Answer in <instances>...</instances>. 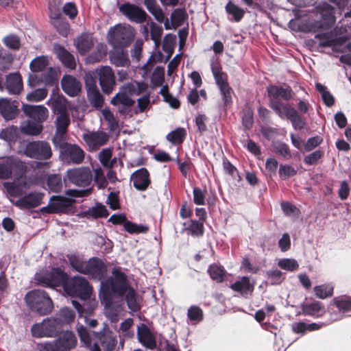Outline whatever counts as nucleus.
<instances>
[{"mask_svg": "<svg viewBox=\"0 0 351 351\" xmlns=\"http://www.w3.org/2000/svg\"><path fill=\"white\" fill-rule=\"evenodd\" d=\"M65 291L72 296H77L84 301L81 304L75 300H72L73 306L80 316L90 314L93 311V302L89 301L92 293V287L87 280L80 276H75L64 285Z\"/></svg>", "mask_w": 351, "mask_h": 351, "instance_id": "nucleus-1", "label": "nucleus"}, {"mask_svg": "<svg viewBox=\"0 0 351 351\" xmlns=\"http://www.w3.org/2000/svg\"><path fill=\"white\" fill-rule=\"evenodd\" d=\"M130 288L126 275L120 269L114 268L109 278L100 282L99 298L106 306H109L114 297H123Z\"/></svg>", "mask_w": 351, "mask_h": 351, "instance_id": "nucleus-2", "label": "nucleus"}, {"mask_svg": "<svg viewBox=\"0 0 351 351\" xmlns=\"http://www.w3.org/2000/svg\"><path fill=\"white\" fill-rule=\"evenodd\" d=\"M26 305L33 312L46 315L52 312L53 303L49 294L43 289L28 291L24 298Z\"/></svg>", "mask_w": 351, "mask_h": 351, "instance_id": "nucleus-3", "label": "nucleus"}, {"mask_svg": "<svg viewBox=\"0 0 351 351\" xmlns=\"http://www.w3.org/2000/svg\"><path fill=\"white\" fill-rule=\"evenodd\" d=\"M77 339L74 332L65 330L54 340L38 345V351H70L77 346Z\"/></svg>", "mask_w": 351, "mask_h": 351, "instance_id": "nucleus-4", "label": "nucleus"}, {"mask_svg": "<svg viewBox=\"0 0 351 351\" xmlns=\"http://www.w3.org/2000/svg\"><path fill=\"white\" fill-rule=\"evenodd\" d=\"M134 30L130 25H117L110 27L108 33V41L115 48L128 47L134 40Z\"/></svg>", "mask_w": 351, "mask_h": 351, "instance_id": "nucleus-5", "label": "nucleus"}, {"mask_svg": "<svg viewBox=\"0 0 351 351\" xmlns=\"http://www.w3.org/2000/svg\"><path fill=\"white\" fill-rule=\"evenodd\" d=\"M53 145L60 150V158L66 165H80L84 160V150L76 144H71L64 140L56 142Z\"/></svg>", "mask_w": 351, "mask_h": 351, "instance_id": "nucleus-6", "label": "nucleus"}, {"mask_svg": "<svg viewBox=\"0 0 351 351\" xmlns=\"http://www.w3.org/2000/svg\"><path fill=\"white\" fill-rule=\"evenodd\" d=\"M93 178V174L88 167H73L67 169L63 177L66 186L68 184H73L78 187L89 186Z\"/></svg>", "mask_w": 351, "mask_h": 351, "instance_id": "nucleus-7", "label": "nucleus"}, {"mask_svg": "<svg viewBox=\"0 0 351 351\" xmlns=\"http://www.w3.org/2000/svg\"><path fill=\"white\" fill-rule=\"evenodd\" d=\"M24 154L26 156L38 160H47L53 154L50 144L45 141L29 142L25 145Z\"/></svg>", "mask_w": 351, "mask_h": 351, "instance_id": "nucleus-8", "label": "nucleus"}, {"mask_svg": "<svg viewBox=\"0 0 351 351\" xmlns=\"http://www.w3.org/2000/svg\"><path fill=\"white\" fill-rule=\"evenodd\" d=\"M95 339L97 341L94 343L91 351H101L99 345L102 347L104 351H114L117 339L106 324L104 323L102 330L95 334Z\"/></svg>", "mask_w": 351, "mask_h": 351, "instance_id": "nucleus-9", "label": "nucleus"}, {"mask_svg": "<svg viewBox=\"0 0 351 351\" xmlns=\"http://www.w3.org/2000/svg\"><path fill=\"white\" fill-rule=\"evenodd\" d=\"M58 321L53 317H47L42 322L34 324L31 328L32 336L36 338L51 337L59 332Z\"/></svg>", "mask_w": 351, "mask_h": 351, "instance_id": "nucleus-10", "label": "nucleus"}, {"mask_svg": "<svg viewBox=\"0 0 351 351\" xmlns=\"http://www.w3.org/2000/svg\"><path fill=\"white\" fill-rule=\"evenodd\" d=\"M40 82H43L46 86H54L52 90L53 95L58 92L57 72L51 66H49L42 72L40 76L38 74L29 75L28 82L31 86H36Z\"/></svg>", "mask_w": 351, "mask_h": 351, "instance_id": "nucleus-11", "label": "nucleus"}, {"mask_svg": "<svg viewBox=\"0 0 351 351\" xmlns=\"http://www.w3.org/2000/svg\"><path fill=\"white\" fill-rule=\"evenodd\" d=\"M119 12L129 21L136 23H143L146 21L148 15L145 11L138 5L125 3L119 8Z\"/></svg>", "mask_w": 351, "mask_h": 351, "instance_id": "nucleus-12", "label": "nucleus"}, {"mask_svg": "<svg viewBox=\"0 0 351 351\" xmlns=\"http://www.w3.org/2000/svg\"><path fill=\"white\" fill-rule=\"evenodd\" d=\"M331 306L337 308V311L330 309V320L335 322L341 319L345 313L351 311V297L348 295H340L332 299Z\"/></svg>", "mask_w": 351, "mask_h": 351, "instance_id": "nucleus-13", "label": "nucleus"}, {"mask_svg": "<svg viewBox=\"0 0 351 351\" xmlns=\"http://www.w3.org/2000/svg\"><path fill=\"white\" fill-rule=\"evenodd\" d=\"M98 77L102 91L106 94L111 93L116 85V77L112 68L109 66H101L98 70Z\"/></svg>", "mask_w": 351, "mask_h": 351, "instance_id": "nucleus-14", "label": "nucleus"}, {"mask_svg": "<svg viewBox=\"0 0 351 351\" xmlns=\"http://www.w3.org/2000/svg\"><path fill=\"white\" fill-rule=\"evenodd\" d=\"M36 279L41 283L49 287L62 286L64 289V285L69 280L68 275L59 268H53L51 271L49 278L47 279L38 274L36 275Z\"/></svg>", "mask_w": 351, "mask_h": 351, "instance_id": "nucleus-15", "label": "nucleus"}, {"mask_svg": "<svg viewBox=\"0 0 351 351\" xmlns=\"http://www.w3.org/2000/svg\"><path fill=\"white\" fill-rule=\"evenodd\" d=\"M107 267L105 263L99 258L93 257L87 261L86 269L84 274L91 278L98 280H104L106 275Z\"/></svg>", "mask_w": 351, "mask_h": 351, "instance_id": "nucleus-16", "label": "nucleus"}, {"mask_svg": "<svg viewBox=\"0 0 351 351\" xmlns=\"http://www.w3.org/2000/svg\"><path fill=\"white\" fill-rule=\"evenodd\" d=\"M73 201L63 196L53 195L47 206L41 210L47 213H59L65 212L72 206Z\"/></svg>", "mask_w": 351, "mask_h": 351, "instance_id": "nucleus-17", "label": "nucleus"}, {"mask_svg": "<svg viewBox=\"0 0 351 351\" xmlns=\"http://www.w3.org/2000/svg\"><path fill=\"white\" fill-rule=\"evenodd\" d=\"M136 334L138 340L142 346L149 350L156 348V337L146 324L141 323L138 325Z\"/></svg>", "mask_w": 351, "mask_h": 351, "instance_id": "nucleus-18", "label": "nucleus"}, {"mask_svg": "<svg viewBox=\"0 0 351 351\" xmlns=\"http://www.w3.org/2000/svg\"><path fill=\"white\" fill-rule=\"evenodd\" d=\"M108 221L112 222L113 224H123L125 230L131 234L145 233L148 230V228L145 226L138 225L128 221L123 215L114 214L109 218Z\"/></svg>", "mask_w": 351, "mask_h": 351, "instance_id": "nucleus-19", "label": "nucleus"}, {"mask_svg": "<svg viewBox=\"0 0 351 351\" xmlns=\"http://www.w3.org/2000/svg\"><path fill=\"white\" fill-rule=\"evenodd\" d=\"M267 90L269 102L280 101L278 100V97L289 101L295 95V93L289 86H282L271 85L267 87Z\"/></svg>", "mask_w": 351, "mask_h": 351, "instance_id": "nucleus-20", "label": "nucleus"}, {"mask_svg": "<svg viewBox=\"0 0 351 351\" xmlns=\"http://www.w3.org/2000/svg\"><path fill=\"white\" fill-rule=\"evenodd\" d=\"M44 194L39 192H32L19 198L15 206L21 209H29L40 205Z\"/></svg>", "mask_w": 351, "mask_h": 351, "instance_id": "nucleus-21", "label": "nucleus"}, {"mask_svg": "<svg viewBox=\"0 0 351 351\" xmlns=\"http://www.w3.org/2000/svg\"><path fill=\"white\" fill-rule=\"evenodd\" d=\"M82 138L90 147L97 148L108 142L109 136L103 131L97 130L84 133L82 135Z\"/></svg>", "mask_w": 351, "mask_h": 351, "instance_id": "nucleus-22", "label": "nucleus"}, {"mask_svg": "<svg viewBox=\"0 0 351 351\" xmlns=\"http://www.w3.org/2000/svg\"><path fill=\"white\" fill-rule=\"evenodd\" d=\"M130 180L135 189L138 191H145L150 184L149 173L147 169L141 168L131 175Z\"/></svg>", "mask_w": 351, "mask_h": 351, "instance_id": "nucleus-23", "label": "nucleus"}, {"mask_svg": "<svg viewBox=\"0 0 351 351\" xmlns=\"http://www.w3.org/2000/svg\"><path fill=\"white\" fill-rule=\"evenodd\" d=\"M86 88L87 97L90 104L95 108H101L104 104V98L100 93L95 82L93 80H86Z\"/></svg>", "mask_w": 351, "mask_h": 351, "instance_id": "nucleus-24", "label": "nucleus"}, {"mask_svg": "<svg viewBox=\"0 0 351 351\" xmlns=\"http://www.w3.org/2000/svg\"><path fill=\"white\" fill-rule=\"evenodd\" d=\"M23 110L26 116L39 123L44 121L48 117V110L43 105L25 104L23 106Z\"/></svg>", "mask_w": 351, "mask_h": 351, "instance_id": "nucleus-25", "label": "nucleus"}, {"mask_svg": "<svg viewBox=\"0 0 351 351\" xmlns=\"http://www.w3.org/2000/svg\"><path fill=\"white\" fill-rule=\"evenodd\" d=\"M71 121L69 114L56 116V132L52 138L53 143L64 140V134L67 132Z\"/></svg>", "mask_w": 351, "mask_h": 351, "instance_id": "nucleus-26", "label": "nucleus"}, {"mask_svg": "<svg viewBox=\"0 0 351 351\" xmlns=\"http://www.w3.org/2000/svg\"><path fill=\"white\" fill-rule=\"evenodd\" d=\"M63 91L71 97L77 96L81 91V84L79 80L72 75H64L61 80Z\"/></svg>", "mask_w": 351, "mask_h": 351, "instance_id": "nucleus-27", "label": "nucleus"}, {"mask_svg": "<svg viewBox=\"0 0 351 351\" xmlns=\"http://www.w3.org/2000/svg\"><path fill=\"white\" fill-rule=\"evenodd\" d=\"M130 96V94L125 90V86H123L121 90L112 98L111 104L114 106L121 105V107H119V111L121 113H124L125 108L132 106L134 103Z\"/></svg>", "mask_w": 351, "mask_h": 351, "instance_id": "nucleus-28", "label": "nucleus"}, {"mask_svg": "<svg viewBox=\"0 0 351 351\" xmlns=\"http://www.w3.org/2000/svg\"><path fill=\"white\" fill-rule=\"evenodd\" d=\"M110 63L117 67H128L130 65L127 51L118 48L109 53Z\"/></svg>", "mask_w": 351, "mask_h": 351, "instance_id": "nucleus-29", "label": "nucleus"}, {"mask_svg": "<svg viewBox=\"0 0 351 351\" xmlns=\"http://www.w3.org/2000/svg\"><path fill=\"white\" fill-rule=\"evenodd\" d=\"M6 89L10 94L18 95L23 89L22 77L19 73H10L6 77Z\"/></svg>", "mask_w": 351, "mask_h": 351, "instance_id": "nucleus-30", "label": "nucleus"}, {"mask_svg": "<svg viewBox=\"0 0 351 351\" xmlns=\"http://www.w3.org/2000/svg\"><path fill=\"white\" fill-rule=\"evenodd\" d=\"M19 109L14 101L0 98V113L5 120H12L17 115Z\"/></svg>", "mask_w": 351, "mask_h": 351, "instance_id": "nucleus-31", "label": "nucleus"}, {"mask_svg": "<svg viewBox=\"0 0 351 351\" xmlns=\"http://www.w3.org/2000/svg\"><path fill=\"white\" fill-rule=\"evenodd\" d=\"M54 51L64 66L70 69H75L76 63L74 56L63 47L57 44L54 45Z\"/></svg>", "mask_w": 351, "mask_h": 351, "instance_id": "nucleus-32", "label": "nucleus"}, {"mask_svg": "<svg viewBox=\"0 0 351 351\" xmlns=\"http://www.w3.org/2000/svg\"><path fill=\"white\" fill-rule=\"evenodd\" d=\"M47 104L51 105V108L56 116L69 114L68 111L67 101L64 97H59L50 99Z\"/></svg>", "mask_w": 351, "mask_h": 351, "instance_id": "nucleus-33", "label": "nucleus"}, {"mask_svg": "<svg viewBox=\"0 0 351 351\" xmlns=\"http://www.w3.org/2000/svg\"><path fill=\"white\" fill-rule=\"evenodd\" d=\"M230 288L245 295L251 293L254 290V285L250 283V278L247 276H243L234 283L232 284Z\"/></svg>", "mask_w": 351, "mask_h": 351, "instance_id": "nucleus-34", "label": "nucleus"}, {"mask_svg": "<svg viewBox=\"0 0 351 351\" xmlns=\"http://www.w3.org/2000/svg\"><path fill=\"white\" fill-rule=\"evenodd\" d=\"M334 8L328 4L322 6L321 16L322 18V26L325 29H330L335 23Z\"/></svg>", "mask_w": 351, "mask_h": 351, "instance_id": "nucleus-35", "label": "nucleus"}, {"mask_svg": "<svg viewBox=\"0 0 351 351\" xmlns=\"http://www.w3.org/2000/svg\"><path fill=\"white\" fill-rule=\"evenodd\" d=\"M20 128L23 134L36 136L42 132L43 125L39 122L28 120L23 122Z\"/></svg>", "mask_w": 351, "mask_h": 351, "instance_id": "nucleus-36", "label": "nucleus"}, {"mask_svg": "<svg viewBox=\"0 0 351 351\" xmlns=\"http://www.w3.org/2000/svg\"><path fill=\"white\" fill-rule=\"evenodd\" d=\"M75 317L74 311L68 307L62 308L59 313L53 317L56 321H58V326L61 328L62 324H70L73 322Z\"/></svg>", "mask_w": 351, "mask_h": 351, "instance_id": "nucleus-37", "label": "nucleus"}, {"mask_svg": "<svg viewBox=\"0 0 351 351\" xmlns=\"http://www.w3.org/2000/svg\"><path fill=\"white\" fill-rule=\"evenodd\" d=\"M302 311L304 315L314 317H320L324 313V308L320 302L314 301L302 305Z\"/></svg>", "mask_w": 351, "mask_h": 351, "instance_id": "nucleus-38", "label": "nucleus"}, {"mask_svg": "<svg viewBox=\"0 0 351 351\" xmlns=\"http://www.w3.org/2000/svg\"><path fill=\"white\" fill-rule=\"evenodd\" d=\"M224 106H228L232 103L233 90L229 86L227 80L217 84Z\"/></svg>", "mask_w": 351, "mask_h": 351, "instance_id": "nucleus-39", "label": "nucleus"}, {"mask_svg": "<svg viewBox=\"0 0 351 351\" xmlns=\"http://www.w3.org/2000/svg\"><path fill=\"white\" fill-rule=\"evenodd\" d=\"M94 43L92 38L87 34H82L75 41V46L79 53L84 54L92 49Z\"/></svg>", "mask_w": 351, "mask_h": 351, "instance_id": "nucleus-40", "label": "nucleus"}, {"mask_svg": "<svg viewBox=\"0 0 351 351\" xmlns=\"http://www.w3.org/2000/svg\"><path fill=\"white\" fill-rule=\"evenodd\" d=\"M226 11L231 18H228L229 21L239 22L243 19L245 11L232 1H228L225 7Z\"/></svg>", "mask_w": 351, "mask_h": 351, "instance_id": "nucleus-41", "label": "nucleus"}, {"mask_svg": "<svg viewBox=\"0 0 351 351\" xmlns=\"http://www.w3.org/2000/svg\"><path fill=\"white\" fill-rule=\"evenodd\" d=\"M187 323L195 326L204 319L202 310L197 306L193 305L189 308L187 311Z\"/></svg>", "mask_w": 351, "mask_h": 351, "instance_id": "nucleus-42", "label": "nucleus"}, {"mask_svg": "<svg viewBox=\"0 0 351 351\" xmlns=\"http://www.w3.org/2000/svg\"><path fill=\"white\" fill-rule=\"evenodd\" d=\"M125 294L128 308L134 312L138 311L141 308V302L134 289L131 287Z\"/></svg>", "mask_w": 351, "mask_h": 351, "instance_id": "nucleus-43", "label": "nucleus"}, {"mask_svg": "<svg viewBox=\"0 0 351 351\" xmlns=\"http://www.w3.org/2000/svg\"><path fill=\"white\" fill-rule=\"evenodd\" d=\"M269 106L281 119H287L291 109H294L289 104H285L282 101H271Z\"/></svg>", "mask_w": 351, "mask_h": 351, "instance_id": "nucleus-44", "label": "nucleus"}, {"mask_svg": "<svg viewBox=\"0 0 351 351\" xmlns=\"http://www.w3.org/2000/svg\"><path fill=\"white\" fill-rule=\"evenodd\" d=\"M48 67L49 59L47 56L36 57L29 64V68L34 73L33 74L42 73Z\"/></svg>", "mask_w": 351, "mask_h": 351, "instance_id": "nucleus-45", "label": "nucleus"}, {"mask_svg": "<svg viewBox=\"0 0 351 351\" xmlns=\"http://www.w3.org/2000/svg\"><path fill=\"white\" fill-rule=\"evenodd\" d=\"M68 261L71 267L75 271L84 274L86 269L87 261L83 260L78 255L70 254L67 256Z\"/></svg>", "mask_w": 351, "mask_h": 351, "instance_id": "nucleus-46", "label": "nucleus"}, {"mask_svg": "<svg viewBox=\"0 0 351 351\" xmlns=\"http://www.w3.org/2000/svg\"><path fill=\"white\" fill-rule=\"evenodd\" d=\"M287 119L291 121L293 128L296 130H302L306 125L304 119L295 108L291 109Z\"/></svg>", "mask_w": 351, "mask_h": 351, "instance_id": "nucleus-47", "label": "nucleus"}, {"mask_svg": "<svg viewBox=\"0 0 351 351\" xmlns=\"http://www.w3.org/2000/svg\"><path fill=\"white\" fill-rule=\"evenodd\" d=\"M315 295L320 299H326L333 294L334 286L331 283H326L314 287Z\"/></svg>", "mask_w": 351, "mask_h": 351, "instance_id": "nucleus-48", "label": "nucleus"}, {"mask_svg": "<svg viewBox=\"0 0 351 351\" xmlns=\"http://www.w3.org/2000/svg\"><path fill=\"white\" fill-rule=\"evenodd\" d=\"M272 147L276 153L287 160L291 158V150L285 143L277 141L272 143Z\"/></svg>", "mask_w": 351, "mask_h": 351, "instance_id": "nucleus-49", "label": "nucleus"}, {"mask_svg": "<svg viewBox=\"0 0 351 351\" xmlns=\"http://www.w3.org/2000/svg\"><path fill=\"white\" fill-rule=\"evenodd\" d=\"M186 136V131L184 128H178L173 131L169 132L166 138L168 141L171 143L172 144H179L181 143Z\"/></svg>", "mask_w": 351, "mask_h": 351, "instance_id": "nucleus-50", "label": "nucleus"}, {"mask_svg": "<svg viewBox=\"0 0 351 351\" xmlns=\"http://www.w3.org/2000/svg\"><path fill=\"white\" fill-rule=\"evenodd\" d=\"M49 189L55 193H58L62 187V177L59 174L50 175L47 178Z\"/></svg>", "mask_w": 351, "mask_h": 351, "instance_id": "nucleus-51", "label": "nucleus"}, {"mask_svg": "<svg viewBox=\"0 0 351 351\" xmlns=\"http://www.w3.org/2000/svg\"><path fill=\"white\" fill-rule=\"evenodd\" d=\"M147 88V86L144 82H134L125 85V90L130 95H138L144 93Z\"/></svg>", "mask_w": 351, "mask_h": 351, "instance_id": "nucleus-52", "label": "nucleus"}, {"mask_svg": "<svg viewBox=\"0 0 351 351\" xmlns=\"http://www.w3.org/2000/svg\"><path fill=\"white\" fill-rule=\"evenodd\" d=\"M208 272L210 278L217 282H221L223 280L225 270L221 266L216 264L210 265L208 269Z\"/></svg>", "mask_w": 351, "mask_h": 351, "instance_id": "nucleus-53", "label": "nucleus"}, {"mask_svg": "<svg viewBox=\"0 0 351 351\" xmlns=\"http://www.w3.org/2000/svg\"><path fill=\"white\" fill-rule=\"evenodd\" d=\"M150 25L151 38L154 42L155 46L158 47L160 44L161 36L163 32L162 27L152 21Z\"/></svg>", "mask_w": 351, "mask_h": 351, "instance_id": "nucleus-54", "label": "nucleus"}, {"mask_svg": "<svg viewBox=\"0 0 351 351\" xmlns=\"http://www.w3.org/2000/svg\"><path fill=\"white\" fill-rule=\"evenodd\" d=\"M77 332L81 341L84 343L86 346L91 345L92 336L95 337V334L98 332L90 331L83 326H80L77 328Z\"/></svg>", "mask_w": 351, "mask_h": 351, "instance_id": "nucleus-55", "label": "nucleus"}, {"mask_svg": "<svg viewBox=\"0 0 351 351\" xmlns=\"http://www.w3.org/2000/svg\"><path fill=\"white\" fill-rule=\"evenodd\" d=\"M13 61L12 55L5 50L0 49V70L5 71L11 66Z\"/></svg>", "mask_w": 351, "mask_h": 351, "instance_id": "nucleus-56", "label": "nucleus"}, {"mask_svg": "<svg viewBox=\"0 0 351 351\" xmlns=\"http://www.w3.org/2000/svg\"><path fill=\"white\" fill-rule=\"evenodd\" d=\"M47 93L45 88H37L27 94L26 99L29 101H40L47 97Z\"/></svg>", "mask_w": 351, "mask_h": 351, "instance_id": "nucleus-57", "label": "nucleus"}, {"mask_svg": "<svg viewBox=\"0 0 351 351\" xmlns=\"http://www.w3.org/2000/svg\"><path fill=\"white\" fill-rule=\"evenodd\" d=\"M87 214L94 218L106 217L108 215V211L106 206L102 204H97L96 206L89 208Z\"/></svg>", "mask_w": 351, "mask_h": 351, "instance_id": "nucleus-58", "label": "nucleus"}, {"mask_svg": "<svg viewBox=\"0 0 351 351\" xmlns=\"http://www.w3.org/2000/svg\"><path fill=\"white\" fill-rule=\"evenodd\" d=\"M52 24L60 35L64 37L67 36L70 31V27L68 21L64 17L59 21H54Z\"/></svg>", "mask_w": 351, "mask_h": 351, "instance_id": "nucleus-59", "label": "nucleus"}, {"mask_svg": "<svg viewBox=\"0 0 351 351\" xmlns=\"http://www.w3.org/2000/svg\"><path fill=\"white\" fill-rule=\"evenodd\" d=\"M315 39L319 40L317 44L319 47H332L335 45V40L328 33L317 34L315 36Z\"/></svg>", "mask_w": 351, "mask_h": 351, "instance_id": "nucleus-60", "label": "nucleus"}, {"mask_svg": "<svg viewBox=\"0 0 351 351\" xmlns=\"http://www.w3.org/2000/svg\"><path fill=\"white\" fill-rule=\"evenodd\" d=\"M13 170V163L10 160L0 162V178L8 179L11 177Z\"/></svg>", "mask_w": 351, "mask_h": 351, "instance_id": "nucleus-61", "label": "nucleus"}, {"mask_svg": "<svg viewBox=\"0 0 351 351\" xmlns=\"http://www.w3.org/2000/svg\"><path fill=\"white\" fill-rule=\"evenodd\" d=\"M93 180H94V182L99 189H104L107 186L108 182L104 174L102 169L100 167L94 169V176Z\"/></svg>", "mask_w": 351, "mask_h": 351, "instance_id": "nucleus-62", "label": "nucleus"}, {"mask_svg": "<svg viewBox=\"0 0 351 351\" xmlns=\"http://www.w3.org/2000/svg\"><path fill=\"white\" fill-rule=\"evenodd\" d=\"M266 275L268 280L273 285H280L284 280L282 272L278 269L269 270Z\"/></svg>", "mask_w": 351, "mask_h": 351, "instance_id": "nucleus-63", "label": "nucleus"}, {"mask_svg": "<svg viewBox=\"0 0 351 351\" xmlns=\"http://www.w3.org/2000/svg\"><path fill=\"white\" fill-rule=\"evenodd\" d=\"M278 265L281 269L290 271L297 270L299 267L298 262L292 258L280 259L278 263Z\"/></svg>", "mask_w": 351, "mask_h": 351, "instance_id": "nucleus-64", "label": "nucleus"}]
</instances>
